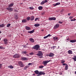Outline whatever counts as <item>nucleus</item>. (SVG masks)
Segmentation results:
<instances>
[{"label": "nucleus", "instance_id": "nucleus-51", "mask_svg": "<svg viewBox=\"0 0 76 76\" xmlns=\"http://www.w3.org/2000/svg\"><path fill=\"white\" fill-rule=\"evenodd\" d=\"M26 56H27V57H29V54H26Z\"/></svg>", "mask_w": 76, "mask_h": 76}, {"label": "nucleus", "instance_id": "nucleus-19", "mask_svg": "<svg viewBox=\"0 0 76 76\" xmlns=\"http://www.w3.org/2000/svg\"><path fill=\"white\" fill-rule=\"evenodd\" d=\"M42 7H43L42 6H40L38 7V9L39 10H42Z\"/></svg>", "mask_w": 76, "mask_h": 76}, {"label": "nucleus", "instance_id": "nucleus-13", "mask_svg": "<svg viewBox=\"0 0 76 76\" xmlns=\"http://www.w3.org/2000/svg\"><path fill=\"white\" fill-rule=\"evenodd\" d=\"M70 42H76V39L71 40L70 41Z\"/></svg>", "mask_w": 76, "mask_h": 76}, {"label": "nucleus", "instance_id": "nucleus-49", "mask_svg": "<svg viewBox=\"0 0 76 76\" xmlns=\"http://www.w3.org/2000/svg\"><path fill=\"white\" fill-rule=\"evenodd\" d=\"M28 65H32V63H29L28 64Z\"/></svg>", "mask_w": 76, "mask_h": 76}, {"label": "nucleus", "instance_id": "nucleus-40", "mask_svg": "<svg viewBox=\"0 0 76 76\" xmlns=\"http://www.w3.org/2000/svg\"><path fill=\"white\" fill-rule=\"evenodd\" d=\"M59 23H60L61 24L62 23H63V22H61V21H59L58 22Z\"/></svg>", "mask_w": 76, "mask_h": 76}, {"label": "nucleus", "instance_id": "nucleus-59", "mask_svg": "<svg viewBox=\"0 0 76 76\" xmlns=\"http://www.w3.org/2000/svg\"><path fill=\"white\" fill-rule=\"evenodd\" d=\"M1 31H0V34H1Z\"/></svg>", "mask_w": 76, "mask_h": 76}, {"label": "nucleus", "instance_id": "nucleus-20", "mask_svg": "<svg viewBox=\"0 0 76 76\" xmlns=\"http://www.w3.org/2000/svg\"><path fill=\"white\" fill-rule=\"evenodd\" d=\"M53 39L54 40V41H57L58 39V38L57 37H53Z\"/></svg>", "mask_w": 76, "mask_h": 76}, {"label": "nucleus", "instance_id": "nucleus-16", "mask_svg": "<svg viewBox=\"0 0 76 76\" xmlns=\"http://www.w3.org/2000/svg\"><path fill=\"white\" fill-rule=\"evenodd\" d=\"M35 73L37 75H38L39 74V71L38 70H36L34 71Z\"/></svg>", "mask_w": 76, "mask_h": 76}, {"label": "nucleus", "instance_id": "nucleus-41", "mask_svg": "<svg viewBox=\"0 0 76 76\" xmlns=\"http://www.w3.org/2000/svg\"><path fill=\"white\" fill-rule=\"evenodd\" d=\"M29 9H32V10H33V9H34V7H29Z\"/></svg>", "mask_w": 76, "mask_h": 76}, {"label": "nucleus", "instance_id": "nucleus-2", "mask_svg": "<svg viewBox=\"0 0 76 76\" xmlns=\"http://www.w3.org/2000/svg\"><path fill=\"white\" fill-rule=\"evenodd\" d=\"M50 61H43L42 64H43L44 66H47V63H48V62H50Z\"/></svg>", "mask_w": 76, "mask_h": 76}, {"label": "nucleus", "instance_id": "nucleus-45", "mask_svg": "<svg viewBox=\"0 0 76 76\" xmlns=\"http://www.w3.org/2000/svg\"><path fill=\"white\" fill-rule=\"evenodd\" d=\"M49 20H52V18H49Z\"/></svg>", "mask_w": 76, "mask_h": 76}, {"label": "nucleus", "instance_id": "nucleus-48", "mask_svg": "<svg viewBox=\"0 0 76 76\" xmlns=\"http://www.w3.org/2000/svg\"><path fill=\"white\" fill-rule=\"evenodd\" d=\"M38 19V18H36L35 20V21H37Z\"/></svg>", "mask_w": 76, "mask_h": 76}, {"label": "nucleus", "instance_id": "nucleus-60", "mask_svg": "<svg viewBox=\"0 0 76 76\" xmlns=\"http://www.w3.org/2000/svg\"><path fill=\"white\" fill-rule=\"evenodd\" d=\"M43 15H44V13H43Z\"/></svg>", "mask_w": 76, "mask_h": 76}, {"label": "nucleus", "instance_id": "nucleus-1", "mask_svg": "<svg viewBox=\"0 0 76 76\" xmlns=\"http://www.w3.org/2000/svg\"><path fill=\"white\" fill-rule=\"evenodd\" d=\"M39 48H40V47L39 45H35L33 46L32 48H33V49H34V50H36L39 51L40 50Z\"/></svg>", "mask_w": 76, "mask_h": 76}, {"label": "nucleus", "instance_id": "nucleus-55", "mask_svg": "<svg viewBox=\"0 0 76 76\" xmlns=\"http://www.w3.org/2000/svg\"><path fill=\"white\" fill-rule=\"evenodd\" d=\"M70 14H71V13H69V14H68V16H70Z\"/></svg>", "mask_w": 76, "mask_h": 76}, {"label": "nucleus", "instance_id": "nucleus-7", "mask_svg": "<svg viewBox=\"0 0 76 76\" xmlns=\"http://www.w3.org/2000/svg\"><path fill=\"white\" fill-rule=\"evenodd\" d=\"M38 53H39L37 54V56H42V55H43V54L42 53V51H39Z\"/></svg>", "mask_w": 76, "mask_h": 76}, {"label": "nucleus", "instance_id": "nucleus-29", "mask_svg": "<svg viewBox=\"0 0 76 76\" xmlns=\"http://www.w3.org/2000/svg\"><path fill=\"white\" fill-rule=\"evenodd\" d=\"M23 47L24 48H28L29 47H28V46H26V45H23Z\"/></svg>", "mask_w": 76, "mask_h": 76}, {"label": "nucleus", "instance_id": "nucleus-42", "mask_svg": "<svg viewBox=\"0 0 76 76\" xmlns=\"http://www.w3.org/2000/svg\"><path fill=\"white\" fill-rule=\"evenodd\" d=\"M39 58H42V55L39 56Z\"/></svg>", "mask_w": 76, "mask_h": 76}, {"label": "nucleus", "instance_id": "nucleus-25", "mask_svg": "<svg viewBox=\"0 0 76 76\" xmlns=\"http://www.w3.org/2000/svg\"><path fill=\"white\" fill-rule=\"evenodd\" d=\"M31 20H34V16H32L31 17Z\"/></svg>", "mask_w": 76, "mask_h": 76}, {"label": "nucleus", "instance_id": "nucleus-61", "mask_svg": "<svg viewBox=\"0 0 76 76\" xmlns=\"http://www.w3.org/2000/svg\"><path fill=\"white\" fill-rule=\"evenodd\" d=\"M49 0H47V1H49Z\"/></svg>", "mask_w": 76, "mask_h": 76}, {"label": "nucleus", "instance_id": "nucleus-47", "mask_svg": "<svg viewBox=\"0 0 76 76\" xmlns=\"http://www.w3.org/2000/svg\"><path fill=\"white\" fill-rule=\"evenodd\" d=\"M7 41L4 42V44H7Z\"/></svg>", "mask_w": 76, "mask_h": 76}, {"label": "nucleus", "instance_id": "nucleus-30", "mask_svg": "<svg viewBox=\"0 0 76 76\" xmlns=\"http://www.w3.org/2000/svg\"><path fill=\"white\" fill-rule=\"evenodd\" d=\"M27 20H29L31 19V17H27L26 18Z\"/></svg>", "mask_w": 76, "mask_h": 76}, {"label": "nucleus", "instance_id": "nucleus-57", "mask_svg": "<svg viewBox=\"0 0 76 76\" xmlns=\"http://www.w3.org/2000/svg\"><path fill=\"white\" fill-rule=\"evenodd\" d=\"M41 31H44V29H42Z\"/></svg>", "mask_w": 76, "mask_h": 76}, {"label": "nucleus", "instance_id": "nucleus-28", "mask_svg": "<svg viewBox=\"0 0 76 76\" xmlns=\"http://www.w3.org/2000/svg\"><path fill=\"white\" fill-rule=\"evenodd\" d=\"M29 67V66H26L25 67H24V70H26L27 68Z\"/></svg>", "mask_w": 76, "mask_h": 76}, {"label": "nucleus", "instance_id": "nucleus-50", "mask_svg": "<svg viewBox=\"0 0 76 76\" xmlns=\"http://www.w3.org/2000/svg\"><path fill=\"white\" fill-rule=\"evenodd\" d=\"M47 36H48V37H51V35H50V34H49Z\"/></svg>", "mask_w": 76, "mask_h": 76}, {"label": "nucleus", "instance_id": "nucleus-54", "mask_svg": "<svg viewBox=\"0 0 76 76\" xmlns=\"http://www.w3.org/2000/svg\"><path fill=\"white\" fill-rule=\"evenodd\" d=\"M0 49H3V47L1 46H0Z\"/></svg>", "mask_w": 76, "mask_h": 76}, {"label": "nucleus", "instance_id": "nucleus-46", "mask_svg": "<svg viewBox=\"0 0 76 76\" xmlns=\"http://www.w3.org/2000/svg\"><path fill=\"white\" fill-rule=\"evenodd\" d=\"M44 2L45 3H47V2H48V1L47 0H45L44 1Z\"/></svg>", "mask_w": 76, "mask_h": 76}, {"label": "nucleus", "instance_id": "nucleus-9", "mask_svg": "<svg viewBox=\"0 0 76 76\" xmlns=\"http://www.w3.org/2000/svg\"><path fill=\"white\" fill-rule=\"evenodd\" d=\"M45 74V73H44V72H39V74H38L39 75H44Z\"/></svg>", "mask_w": 76, "mask_h": 76}, {"label": "nucleus", "instance_id": "nucleus-11", "mask_svg": "<svg viewBox=\"0 0 76 76\" xmlns=\"http://www.w3.org/2000/svg\"><path fill=\"white\" fill-rule=\"evenodd\" d=\"M29 40L31 42H32L33 43L34 42V39H33L32 38L29 39Z\"/></svg>", "mask_w": 76, "mask_h": 76}, {"label": "nucleus", "instance_id": "nucleus-17", "mask_svg": "<svg viewBox=\"0 0 76 76\" xmlns=\"http://www.w3.org/2000/svg\"><path fill=\"white\" fill-rule=\"evenodd\" d=\"M22 23H25L27 22V20H26V19H23V20H22Z\"/></svg>", "mask_w": 76, "mask_h": 76}, {"label": "nucleus", "instance_id": "nucleus-18", "mask_svg": "<svg viewBox=\"0 0 76 76\" xmlns=\"http://www.w3.org/2000/svg\"><path fill=\"white\" fill-rule=\"evenodd\" d=\"M5 26V25L4 24H0V27L1 28H3V27H4Z\"/></svg>", "mask_w": 76, "mask_h": 76}, {"label": "nucleus", "instance_id": "nucleus-52", "mask_svg": "<svg viewBox=\"0 0 76 76\" xmlns=\"http://www.w3.org/2000/svg\"><path fill=\"white\" fill-rule=\"evenodd\" d=\"M69 18L70 19H72V18H73V17H72V16H70L69 17Z\"/></svg>", "mask_w": 76, "mask_h": 76}, {"label": "nucleus", "instance_id": "nucleus-10", "mask_svg": "<svg viewBox=\"0 0 76 76\" xmlns=\"http://www.w3.org/2000/svg\"><path fill=\"white\" fill-rule=\"evenodd\" d=\"M26 30H27V31H30L31 28L28 26H26Z\"/></svg>", "mask_w": 76, "mask_h": 76}, {"label": "nucleus", "instance_id": "nucleus-34", "mask_svg": "<svg viewBox=\"0 0 76 76\" xmlns=\"http://www.w3.org/2000/svg\"><path fill=\"white\" fill-rule=\"evenodd\" d=\"M22 59H23L24 60H27V58L25 57H23L22 58Z\"/></svg>", "mask_w": 76, "mask_h": 76}, {"label": "nucleus", "instance_id": "nucleus-58", "mask_svg": "<svg viewBox=\"0 0 76 76\" xmlns=\"http://www.w3.org/2000/svg\"><path fill=\"white\" fill-rule=\"evenodd\" d=\"M75 74H76V71H75Z\"/></svg>", "mask_w": 76, "mask_h": 76}, {"label": "nucleus", "instance_id": "nucleus-36", "mask_svg": "<svg viewBox=\"0 0 76 76\" xmlns=\"http://www.w3.org/2000/svg\"><path fill=\"white\" fill-rule=\"evenodd\" d=\"M44 67V66H39V68L40 69H42V68H43Z\"/></svg>", "mask_w": 76, "mask_h": 76}, {"label": "nucleus", "instance_id": "nucleus-24", "mask_svg": "<svg viewBox=\"0 0 76 76\" xmlns=\"http://www.w3.org/2000/svg\"><path fill=\"white\" fill-rule=\"evenodd\" d=\"M63 66H64L65 65H66V66H65V70H67V64H63Z\"/></svg>", "mask_w": 76, "mask_h": 76}, {"label": "nucleus", "instance_id": "nucleus-39", "mask_svg": "<svg viewBox=\"0 0 76 76\" xmlns=\"http://www.w3.org/2000/svg\"><path fill=\"white\" fill-rule=\"evenodd\" d=\"M64 62H65V61H61V63H62V64H63V63H64Z\"/></svg>", "mask_w": 76, "mask_h": 76}, {"label": "nucleus", "instance_id": "nucleus-27", "mask_svg": "<svg viewBox=\"0 0 76 76\" xmlns=\"http://www.w3.org/2000/svg\"><path fill=\"white\" fill-rule=\"evenodd\" d=\"M45 3V2H44V1H42L40 3V4L41 5H43V4H44Z\"/></svg>", "mask_w": 76, "mask_h": 76}, {"label": "nucleus", "instance_id": "nucleus-14", "mask_svg": "<svg viewBox=\"0 0 76 76\" xmlns=\"http://www.w3.org/2000/svg\"><path fill=\"white\" fill-rule=\"evenodd\" d=\"M68 54H72V51L70 50H69L68 51Z\"/></svg>", "mask_w": 76, "mask_h": 76}, {"label": "nucleus", "instance_id": "nucleus-62", "mask_svg": "<svg viewBox=\"0 0 76 76\" xmlns=\"http://www.w3.org/2000/svg\"><path fill=\"white\" fill-rule=\"evenodd\" d=\"M60 48V47L58 46V48Z\"/></svg>", "mask_w": 76, "mask_h": 76}, {"label": "nucleus", "instance_id": "nucleus-35", "mask_svg": "<svg viewBox=\"0 0 76 76\" xmlns=\"http://www.w3.org/2000/svg\"><path fill=\"white\" fill-rule=\"evenodd\" d=\"M3 41L4 42H7V39H4L3 40Z\"/></svg>", "mask_w": 76, "mask_h": 76}, {"label": "nucleus", "instance_id": "nucleus-3", "mask_svg": "<svg viewBox=\"0 0 76 76\" xmlns=\"http://www.w3.org/2000/svg\"><path fill=\"white\" fill-rule=\"evenodd\" d=\"M18 63L19 65L21 67H24V64L22 62L20 61H18Z\"/></svg>", "mask_w": 76, "mask_h": 76}, {"label": "nucleus", "instance_id": "nucleus-38", "mask_svg": "<svg viewBox=\"0 0 76 76\" xmlns=\"http://www.w3.org/2000/svg\"><path fill=\"white\" fill-rule=\"evenodd\" d=\"M71 21H75V20H76L75 19V18H74V19H72L71 20Z\"/></svg>", "mask_w": 76, "mask_h": 76}, {"label": "nucleus", "instance_id": "nucleus-44", "mask_svg": "<svg viewBox=\"0 0 76 76\" xmlns=\"http://www.w3.org/2000/svg\"><path fill=\"white\" fill-rule=\"evenodd\" d=\"M53 49H54L56 48V46H53Z\"/></svg>", "mask_w": 76, "mask_h": 76}, {"label": "nucleus", "instance_id": "nucleus-5", "mask_svg": "<svg viewBox=\"0 0 76 76\" xmlns=\"http://www.w3.org/2000/svg\"><path fill=\"white\" fill-rule=\"evenodd\" d=\"M59 26H60V25L59 24H56L54 27V29H56L57 28H58V27H59Z\"/></svg>", "mask_w": 76, "mask_h": 76}, {"label": "nucleus", "instance_id": "nucleus-22", "mask_svg": "<svg viewBox=\"0 0 76 76\" xmlns=\"http://www.w3.org/2000/svg\"><path fill=\"white\" fill-rule=\"evenodd\" d=\"M60 4V2L57 3L56 4H55L54 5V6H57L58 5H59Z\"/></svg>", "mask_w": 76, "mask_h": 76}, {"label": "nucleus", "instance_id": "nucleus-37", "mask_svg": "<svg viewBox=\"0 0 76 76\" xmlns=\"http://www.w3.org/2000/svg\"><path fill=\"white\" fill-rule=\"evenodd\" d=\"M29 54L30 55H33L34 54V53L33 52H31V53H29Z\"/></svg>", "mask_w": 76, "mask_h": 76}, {"label": "nucleus", "instance_id": "nucleus-31", "mask_svg": "<svg viewBox=\"0 0 76 76\" xmlns=\"http://www.w3.org/2000/svg\"><path fill=\"white\" fill-rule=\"evenodd\" d=\"M28 52H26V51H24L23 52V53L24 54H25L26 55V53H27Z\"/></svg>", "mask_w": 76, "mask_h": 76}, {"label": "nucleus", "instance_id": "nucleus-53", "mask_svg": "<svg viewBox=\"0 0 76 76\" xmlns=\"http://www.w3.org/2000/svg\"><path fill=\"white\" fill-rule=\"evenodd\" d=\"M1 64H0V69H1Z\"/></svg>", "mask_w": 76, "mask_h": 76}, {"label": "nucleus", "instance_id": "nucleus-8", "mask_svg": "<svg viewBox=\"0 0 76 76\" xmlns=\"http://www.w3.org/2000/svg\"><path fill=\"white\" fill-rule=\"evenodd\" d=\"M47 56H49V57H51L54 56V54L53 53H50L49 55H48Z\"/></svg>", "mask_w": 76, "mask_h": 76}, {"label": "nucleus", "instance_id": "nucleus-23", "mask_svg": "<svg viewBox=\"0 0 76 76\" xmlns=\"http://www.w3.org/2000/svg\"><path fill=\"white\" fill-rule=\"evenodd\" d=\"M13 3H12L8 6V7H12L13 6Z\"/></svg>", "mask_w": 76, "mask_h": 76}, {"label": "nucleus", "instance_id": "nucleus-63", "mask_svg": "<svg viewBox=\"0 0 76 76\" xmlns=\"http://www.w3.org/2000/svg\"><path fill=\"white\" fill-rule=\"evenodd\" d=\"M67 40H68V39H67Z\"/></svg>", "mask_w": 76, "mask_h": 76}, {"label": "nucleus", "instance_id": "nucleus-12", "mask_svg": "<svg viewBox=\"0 0 76 76\" xmlns=\"http://www.w3.org/2000/svg\"><path fill=\"white\" fill-rule=\"evenodd\" d=\"M34 30L28 32V33H29V34H32V33H34Z\"/></svg>", "mask_w": 76, "mask_h": 76}, {"label": "nucleus", "instance_id": "nucleus-6", "mask_svg": "<svg viewBox=\"0 0 76 76\" xmlns=\"http://www.w3.org/2000/svg\"><path fill=\"white\" fill-rule=\"evenodd\" d=\"M6 9L7 10H9L10 12H12L13 11V8L11 7H8L6 8Z\"/></svg>", "mask_w": 76, "mask_h": 76}, {"label": "nucleus", "instance_id": "nucleus-26", "mask_svg": "<svg viewBox=\"0 0 76 76\" xmlns=\"http://www.w3.org/2000/svg\"><path fill=\"white\" fill-rule=\"evenodd\" d=\"M72 59L74 60L75 61H76V56H75L74 57L72 58Z\"/></svg>", "mask_w": 76, "mask_h": 76}, {"label": "nucleus", "instance_id": "nucleus-43", "mask_svg": "<svg viewBox=\"0 0 76 76\" xmlns=\"http://www.w3.org/2000/svg\"><path fill=\"white\" fill-rule=\"evenodd\" d=\"M48 38V36H47L46 37H44V39H46V38Z\"/></svg>", "mask_w": 76, "mask_h": 76}, {"label": "nucleus", "instance_id": "nucleus-32", "mask_svg": "<svg viewBox=\"0 0 76 76\" xmlns=\"http://www.w3.org/2000/svg\"><path fill=\"white\" fill-rule=\"evenodd\" d=\"M11 25V24L10 23L8 24L7 26V27H9V26H10Z\"/></svg>", "mask_w": 76, "mask_h": 76}, {"label": "nucleus", "instance_id": "nucleus-4", "mask_svg": "<svg viewBox=\"0 0 76 76\" xmlns=\"http://www.w3.org/2000/svg\"><path fill=\"white\" fill-rule=\"evenodd\" d=\"M13 57L14 58H19L20 56H19V54H15V55H14Z\"/></svg>", "mask_w": 76, "mask_h": 76}, {"label": "nucleus", "instance_id": "nucleus-15", "mask_svg": "<svg viewBox=\"0 0 76 76\" xmlns=\"http://www.w3.org/2000/svg\"><path fill=\"white\" fill-rule=\"evenodd\" d=\"M39 25H40V24H35L34 26H35V27H38V26H39Z\"/></svg>", "mask_w": 76, "mask_h": 76}, {"label": "nucleus", "instance_id": "nucleus-56", "mask_svg": "<svg viewBox=\"0 0 76 76\" xmlns=\"http://www.w3.org/2000/svg\"><path fill=\"white\" fill-rule=\"evenodd\" d=\"M33 76H35V74H33Z\"/></svg>", "mask_w": 76, "mask_h": 76}, {"label": "nucleus", "instance_id": "nucleus-33", "mask_svg": "<svg viewBox=\"0 0 76 76\" xmlns=\"http://www.w3.org/2000/svg\"><path fill=\"white\" fill-rule=\"evenodd\" d=\"M52 18V20H56V18L55 17H53Z\"/></svg>", "mask_w": 76, "mask_h": 76}, {"label": "nucleus", "instance_id": "nucleus-21", "mask_svg": "<svg viewBox=\"0 0 76 76\" xmlns=\"http://www.w3.org/2000/svg\"><path fill=\"white\" fill-rule=\"evenodd\" d=\"M8 68H10V69H13V66L12 65H10L8 66Z\"/></svg>", "mask_w": 76, "mask_h": 76}]
</instances>
